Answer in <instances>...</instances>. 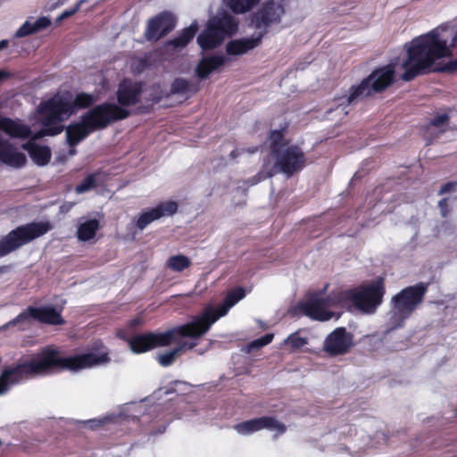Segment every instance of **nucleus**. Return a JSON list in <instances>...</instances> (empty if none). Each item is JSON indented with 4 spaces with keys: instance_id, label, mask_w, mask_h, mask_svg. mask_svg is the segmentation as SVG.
I'll list each match as a JSON object with an SVG mask.
<instances>
[{
    "instance_id": "23",
    "label": "nucleus",
    "mask_w": 457,
    "mask_h": 457,
    "mask_svg": "<svg viewBox=\"0 0 457 457\" xmlns=\"http://www.w3.org/2000/svg\"><path fill=\"white\" fill-rule=\"evenodd\" d=\"M308 344L309 335L303 329H299L290 334L283 342V345L288 348L290 352L300 351Z\"/></svg>"
},
{
    "instance_id": "27",
    "label": "nucleus",
    "mask_w": 457,
    "mask_h": 457,
    "mask_svg": "<svg viewBox=\"0 0 457 457\" xmlns=\"http://www.w3.org/2000/svg\"><path fill=\"white\" fill-rule=\"evenodd\" d=\"M191 265L188 257L183 254H176L170 256L167 261V267L173 271L181 272Z\"/></svg>"
},
{
    "instance_id": "29",
    "label": "nucleus",
    "mask_w": 457,
    "mask_h": 457,
    "mask_svg": "<svg viewBox=\"0 0 457 457\" xmlns=\"http://www.w3.org/2000/svg\"><path fill=\"white\" fill-rule=\"evenodd\" d=\"M273 337L274 335L270 333L253 341L247 345V352H251L254 349H259L269 345L273 340Z\"/></svg>"
},
{
    "instance_id": "31",
    "label": "nucleus",
    "mask_w": 457,
    "mask_h": 457,
    "mask_svg": "<svg viewBox=\"0 0 457 457\" xmlns=\"http://www.w3.org/2000/svg\"><path fill=\"white\" fill-rule=\"evenodd\" d=\"M51 21L47 17H40L34 22H32L33 29L35 33L47 28L50 25Z\"/></svg>"
},
{
    "instance_id": "36",
    "label": "nucleus",
    "mask_w": 457,
    "mask_h": 457,
    "mask_svg": "<svg viewBox=\"0 0 457 457\" xmlns=\"http://www.w3.org/2000/svg\"><path fill=\"white\" fill-rule=\"evenodd\" d=\"M345 107H337V112H338L339 113H343L344 115H345L347 113V111L345 110Z\"/></svg>"
},
{
    "instance_id": "25",
    "label": "nucleus",
    "mask_w": 457,
    "mask_h": 457,
    "mask_svg": "<svg viewBox=\"0 0 457 457\" xmlns=\"http://www.w3.org/2000/svg\"><path fill=\"white\" fill-rule=\"evenodd\" d=\"M198 29V25L195 21L189 27L182 30L178 37L169 42V46H172L175 49L184 48L188 42L194 37Z\"/></svg>"
},
{
    "instance_id": "8",
    "label": "nucleus",
    "mask_w": 457,
    "mask_h": 457,
    "mask_svg": "<svg viewBox=\"0 0 457 457\" xmlns=\"http://www.w3.org/2000/svg\"><path fill=\"white\" fill-rule=\"evenodd\" d=\"M238 30V21L229 13L220 12L208 21L206 28L198 35L196 42L202 50H213L220 46L226 37H232Z\"/></svg>"
},
{
    "instance_id": "15",
    "label": "nucleus",
    "mask_w": 457,
    "mask_h": 457,
    "mask_svg": "<svg viewBox=\"0 0 457 457\" xmlns=\"http://www.w3.org/2000/svg\"><path fill=\"white\" fill-rule=\"evenodd\" d=\"M265 35V29L256 31L250 37H240L228 41L225 50L228 59L248 54L258 47Z\"/></svg>"
},
{
    "instance_id": "3",
    "label": "nucleus",
    "mask_w": 457,
    "mask_h": 457,
    "mask_svg": "<svg viewBox=\"0 0 457 457\" xmlns=\"http://www.w3.org/2000/svg\"><path fill=\"white\" fill-rule=\"evenodd\" d=\"M384 295V281L378 278L354 290L337 292L328 297L321 294L314 295L302 304V308L305 315L322 321L334 316L339 317V312L336 313L330 309L348 308L350 303L361 312L371 314L381 304Z\"/></svg>"
},
{
    "instance_id": "2",
    "label": "nucleus",
    "mask_w": 457,
    "mask_h": 457,
    "mask_svg": "<svg viewBox=\"0 0 457 457\" xmlns=\"http://www.w3.org/2000/svg\"><path fill=\"white\" fill-rule=\"evenodd\" d=\"M108 352L103 345H96L92 350L82 353L62 357L60 352L48 346L34 355L30 360L4 370L0 376V395L22 379L24 374L39 375L57 370L79 371L109 362Z\"/></svg>"
},
{
    "instance_id": "32",
    "label": "nucleus",
    "mask_w": 457,
    "mask_h": 457,
    "mask_svg": "<svg viewBox=\"0 0 457 457\" xmlns=\"http://www.w3.org/2000/svg\"><path fill=\"white\" fill-rule=\"evenodd\" d=\"M83 2V0L79 1L72 9L69 10V11H65L63 12L60 17H59V21L61 20H63L72 14H74L76 12L79 11V7H80V4L81 3Z\"/></svg>"
},
{
    "instance_id": "24",
    "label": "nucleus",
    "mask_w": 457,
    "mask_h": 457,
    "mask_svg": "<svg viewBox=\"0 0 457 457\" xmlns=\"http://www.w3.org/2000/svg\"><path fill=\"white\" fill-rule=\"evenodd\" d=\"M99 228V222L97 220H88L79 224L77 230L78 238L80 241H89L96 236Z\"/></svg>"
},
{
    "instance_id": "19",
    "label": "nucleus",
    "mask_w": 457,
    "mask_h": 457,
    "mask_svg": "<svg viewBox=\"0 0 457 457\" xmlns=\"http://www.w3.org/2000/svg\"><path fill=\"white\" fill-rule=\"evenodd\" d=\"M174 27V16L170 12H162L148 21L145 37L147 40L157 41Z\"/></svg>"
},
{
    "instance_id": "10",
    "label": "nucleus",
    "mask_w": 457,
    "mask_h": 457,
    "mask_svg": "<svg viewBox=\"0 0 457 457\" xmlns=\"http://www.w3.org/2000/svg\"><path fill=\"white\" fill-rule=\"evenodd\" d=\"M53 228L49 221L31 222L16 228L0 239V257L46 234Z\"/></svg>"
},
{
    "instance_id": "5",
    "label": "nucleus",
    "mask_w": 457,
    "mask_h": 457,
    "mask_svg": "<svg viewBox=\"0 0 457 457\" xmlns=\"http://www.w3.org/2000/svg\"><path fill=\"white\" fill-rule=\"evenodd\" d=\"M96 101L89 94L80 93L75 98L68 93L56 94L51 99L40 104L37 111V119L43 129L37 132L32 139L45 136H55L62 131L60 123L67 120L80 108H86Z\"/></svg>"
},
{
    "instance_id": "22",
    "label": "nucleus",
    "mask_w": 457,
    "mask_h": 457,
    "mask_svg": "<svg viewBox=\"0 0 457 457\" xmlns=\"http://www.w3.org/2000/svg\"><path fill=\"white\" fill-rule=\"evenodd\" d=\"M32 161L38 166L47 164L51 159V151L47 146L29 142L23 145Z\"/></svg>"
},
{
    "instance_id": "11",
    "label": "nucleus",
    "mask_w": 457,
    "mask_h": 457,
    "mask_svg": "<svg viewBox=\"0 0 457 457\" xmlns=\"http://www.w3.org/2000/svg\"><path fill=\"white\" fill-rule=\"evenodd\" d=\"M245 296V291L238 287L228 292L223 303L219 307H213L211 304L207 305L200 314L191 319L194 321L193 325L197 327V334H206L220 318L225 316Z\"/></svg>"
},
{
    "instance_id": "20",
    "label": "nucleus",
    "mask_w": 457,
    "mask_h": 457,
    "mask_svg": "<svg viewBox=\"0 0 457 457\" xmlns=\"http://www.w3.org/2000/svg\"><path fill=\"white\" fill-rule=\"evenodd\" d=\"M228 61L223 54H206L197 62L195 72L198 79H206L214 72H220Z\"/></svg>"
},
{
    "instance_id": "18",
    "label": "nucleus",
    "mask_w": 457,
    "mask_h": 457,
    "mask_svg": "<svg viewBox=\"0 0 457 457\" xmlns=\"http://www.w3.org/2000/svg\"><path fill=\"white\" fill-rule=\"evenodd\" d=\"M177 211L178 204L176 202L167 201L161 203L152 209L142 212L136 220V225L140 230H143L153 221L162 217L171 216Z\"/></svg>"
},
{
    "instance_id": "4",
    "label": "nucleus",
    "mask_w": 457,
    "mask_h": 457,
    "mask_svg": "<svg viewBox=\"0 0 457 457\" xmlns=\"http://www.w3.org/2000/svg\"><path fill=\"white\" fill-rule=\"evenodd\" d=\"M190 320L187 323L177 326L170 330L159 334L138 335L129 340V346L133 353H141L156 347L170 345L179 343L171 351L158 354L157 361L160 365L167 367L185 351L195 347L204 334H197L198 329Z\"/></svg>"
},
{
    "instance_id": "17",
    "label": "nucleus",
    "mask_w": 457,
    "mask_h": 457,
    "mask_svg": "<svg viewBox=\"0 0 457 457\" xmlns=\"http://www.w3.org/2000/svg\"><path fill=\"white\" fill-rule=\"evenodd\" d=\"M353 345V336L345 328H337L325 339L323 349L330 355L344 354Z\"/></svg>"
},
{
    "instance_id": "28",
    "label": "nucleus",
    "mask_w": 457,
    "mask_h": 457,
    "mask_svg": "<svg viewBox=\"0 0 457 457\" xmlns=\"http://www.w3.org/2000/svg\"><path fill=\"white\" fill-rule=\"evenodd\" d=\"M98 174H91L87 176L79 185L76 187L78 194L86 193L94 188L97 182Z\"/></svg>"
},
{
    "instance_id": "33",
    "label": "nucleus",
    "mask_w": 457,
    "mask_h": 457,
    "mask_svg": "<svg viewBox=\"0 0 457 457\" xmlns=\"http://www.w3.org/2000/svg\"><path fill=\"white\" fill-rule=\"evenodd\" d=\"M448 117L445 114L440 115L433 120L432 126L436 128H441L446 123Z\"/></svg>"
},
{
    "instance_id": "9",
    "label": "nucleus",
    "mask_w": 457,
    "mask_h": 457,
    "mask_svg": "<svg viewBox=\"0 0 457 457\" xmlns=\"http://www.w3.org/2000/svg\"><path fill=\"white\" fill-rule=\"evenodd\" d=\"M1 131L12 137L18 138H25L31 135V130L28 126L6 117H0ZM26 160L23 153L16 150L0 136V161L2 162L13 168H21L26 163Z\"/></svg>"
},
{
    "instance_id": "13",
    "label": "nucleus",
    "mask_w": 457,
    "mask_h": 457,
    "mask_svg": "<svg viewBox=\"0 0 457 457\" xmlns=\"http://www.w3.org/2000/svg\"><path fill=\"white\" fill-rule=\"evenodd\" d=\"M32 320H37L50 325H59L64 322L61 316V312L52 307H29L20 313L12 320L0 327V331L12 327L24 328L30 324Z\"/></svg>"
},
{
    "instance_id": "26",
    "label": "nucleus",
    "mask_w": 457,
    "mask_h": 457,
    "mask_svg": "<svg viewBox=\"0 0 457 457\" xmlns=\"http://www.w3.org/2000/svg\"><path fill=\"white\" fill-rule=\"evenodd\" d=\"M259 2L260 0H224L228 7L237 14L251 11Z\"/></svg>"
},
{
    "instance_id": "34",
    "label": "nucleus",
    "mask_w": 457,
    "mask_h": 457,
    "mask_svg": "<svg viewBox=\"0 0 457 457\" xmlns=\"http://www.w3.org/2000/svg\"><path fill=\"white\" fill-rule=\"evenodd\" d=\"M448 201H449V198H447V197H445L439 201V207L441 210V213L444 217H445L447 215V213L449 212V210L447 209Z\"/></svg>"
},
{
    "instance_id": "21",
    "label": "nucleus",
    "mask_w": 457,
    "mask_h": 457,
    "mask_svg": "<svg viewBox=\"0 0 457 457\" xmlns=\"http://www.w3.org/2000/svg\"><path fill=\"white\" fill-rule=\"evenodd\" d=\"M141 93V85L137 82H133L129 79H124L118 87L117 98L118 102L122 106H129L135 104L139 100Z\"/></svg>"
},
{
    "instance_id": "39",
    "label": "nucleus",
    "mask_w": 457,
    "mask_h": 457,
    "mask_svg": "<svg viewBox=\"0 0 457 457\" xmlns=\"http://www.w3.org/2000/svg\"><path fill=\"white\" fill-rule=\"evenodd\" d=\"M175 85H176V86H179V85H183V86H184V81H182V80H177V81L175 82Z\"/></svg>"
},
{
    "instance_id": "30",
    "label": "nucleus",
    "mask_w": 457,
    "mask_h": 457,
    "mask_svg": "<svg viewBox=\"0 0 457 457\" xmlns=\"http://www.w3.org/2000/svg\"><path fill=\"white\" fill-rule=\"evenodd\" d=\"M35 33L31 21H26L16 31L15 37H23Z\"/></svg>"
},
{
    "instance_id": "35",
    "label": "nucleus",
    "mask_w": 457,
    "mask_h": 457,
    "mask_svg": "<svg viewBox=\"0 0 457 457\" xmlns=\"http://www.w3.org/2000/svg\"><path fill=\"white\" fill-rule=\"evenodd\" d=\"M448 192H456V184L455 183H448V184L445 185L440 190V193L442 195H445Z\"/></svg>"
},
{
    "instance_id": "6",
    "label": "nucleus",
    "mask_w": 457,
    "mask_h": 457,
    "mask_svg": "<svg viewBox=\"0 0 457 457\" xmlns=\"http://www.w3.org/2000/svg\"><path fill=\"white\" fill-rule=\"evenodd\" d=\"M129 112L112 104H104L83 115L81 121L66 129L67 141L71 146L77 145L92 131L106 127L113 120L128 117Z\"/></svg>"
},
{
    "instance_id": "12",
    "label": "nucleus",
    "mask_w": 457,
    "mask_h": 457,
    "mask_svg": "<svg viewBox=\"0 0 457 457\" xmlns=\"http://www.w3.org/2000/svg\"><path fill=\"white\" fill-rule=\"evenodd\" d=\"M426 288L416 285L404 288L392 299L393 308L389 313L392 327H398L407 319L422 301Z\"/></svg>"
},
{
    "instance_id": "37",
    "label": "nucleus",
    "mask_w": 457,
    "mask_h": 457,
    "mask_svg": "<svg viewBox=\"0 0 457 457\" xmlns=\"http://www.w3.org/2000/svg\"><path fill=\"white\" fill-rule=\"evenodd\" d=\"M7 45H8L7 40H2V41H0V50H1V49H3V48H4V47H6V46H7Z\"/></svg>"
},
{
    "instance_id": "1",
    "label": "nucleus",
    "mask_w": 457,
    "mask_h": 457,
    "mask_svg": "<svg viewBox=\"0 0 457 457\" xmlns=\"http://www.w3.org/2000/svg\"><path fill=\"white\" fill-rule=\"evenodd\" d=\"M457 70V21L445 22L404 45V53L389 64L378 68L359 85L353 86L340 105L380 92L388 87L394 76L404 81L434 71Z\"/></svg>"
},
{
    "instance_id": "7",
    "label": "nucleus",
    "mask_w": 457,
    "mask_h": 457,
    "mask_svg": "<svg viewBox=\"0 0 457 457\" xmlns=\"http://www.w3.org/2000/svg\"><path fill=\"white\" fill-rule=\"evenodd\" d=\"M268 141L274 154L271 158L275 159V165L268 171V176L270 177L278 171L292 175L304 167L305 158L302 149L296 145L286 142L282 131H272Z\"/></svg>"
},
{
    "instance_id": "38",
    "label": "nucleus",
    "mask_w": 457,
    "mask_h": 457,
    "mask_svg": "<svg viewBox=\"0 0 457 457\" xmlns=\"http://www.w3.org/2000/svg\"><path fill=\"white\" fill-rule=\"evenodd\" d=\"M6 77V74L4 71H0V81H2Z\"/></svg>"
},
{
    "instance_id": "16",
    "label": "nucleus",
    "mask_w": 457,
    "mask_h": 457,
    "mask_svg": "<svg viewBox=\"0 0 457 457\" xmlns=\"http://www.w3.org/2000/svg\"><path fill=\"white\" fill-rule=\"evenodd\" d=\"M285 10L281 3H268L262 10L254 13L252 25L257 31L265 29L266 34L267 28L272 23L279 22Z\"/></svg>"
},
{
    "instance_id": "14",
    "label": "nucleus",
    "mask_w": 457,
    "mask_h": 457,
    "mask_svg": "<svg viewBox=\"0 0 457 457\" xmlns=\"http://www.w3.org/2000/svg\"><path fill=\"white\" fill-rule=\"evenodd\" d=\"M233 428L241 436H248L262 429L274 433L276 436L284 434L287 427L274 417L263 416L236 424Z\"/></svg>"
}]
</instances>
